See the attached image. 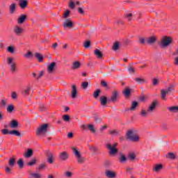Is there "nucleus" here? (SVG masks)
<instances>
[{
  "instance_id": "obj_1",
  "label": "nucleus",
  "mask_w": 178,
  "mask_h": 178,
  "mask_svg": "<svg viewBox=\"0 0 178 178\" xmlns=\"http://www.w3.org/2000/svg\"><path fill=\"white\" fill-rule=\"evenodd\" d=\"M173 40L171 37L169 36H163L161 38L160 41L159 42V45L161 48H168L170 44H172Z\"/></svg>"
},
{
  "instance_id": "obj_2",
  "label": "nucleus",
  "mask_w": 178,
  "mask_h": 178,
  "mask_svg": "<svg viewBox=\"0 0 178 178\" xmlns=\"http://www.w3.org/2000/svg\"><path fill=\"white\" fill-rule=\"evenodd\" d=\"M127 138L130 141H134V143H137V141L140 140V137L137 134H136V131L131 129L127 132Z\"/></svg>"
},
{
  "instance_id": "obj_3",
  "label": "nucleus",
  "mask_w": 178,
  "mask_h": 178,
  "mask_svg": "<svg viewBox=\"0 0 178 178\" xmlns=\"http://www.w3.org/2000/svg\"><path fill=\"white\" fill-rule=\"evenodd\" d=\"M106 147L107 149L109 150L108 152L109 155L115 156L117 154V152H119V149L116 148V147H118V143H114L113 144L107 143L106 145Z\"/></svg>"
},
{
  "instance_id": "obj_4",
  "label": "nucleus",
  "mask_w": 178,
  "mask_h": 178,
  "mask_svg": "<svg viewBox=\"0 0 178 178\" xmlns=\"http://www.w3.org/2000/svg\"><path fill=\"white\" fill-rule=\"evenodd\" d=\"M49 126L48 124L40 125L36 131V136H44V134H47V133H48Z\"/></svg>"
},
{
  "instance_id": "obj_5",
  "label": "nucleus",
  "mask_w": 178,
  "mask_h": 178,
  "mask_svg": "<svg viewBox=\"0 0 178 178\" xmlns=\"http://www.w3.org/2000/svg\"><path fill=\"white\" fill-rule=\"evenodd\" d=\"M72 149L73 154L76 158V161L78 163H83L85 161V159L84 157H83V156H81V154L79 152V150H77V148L72 147Z\"/></svg>"
},
{
  "instance_id": "obj_6",
  "label": "nucleus",
  "mask_w": 178,
  "mask_h": 178,
  "mask_svg": "<svg viewBox=\"0 0 178 178\" xmlns=\"http://www.w3.org/2000/svg\"><path fill=\"white\" fill-rule=\"evenodd\" d=\"M7 63L10 66V72H12L13 73H15V72H16L17 69H16V63H15V61H13V58L9 57L8 58Z\"/></svg>"
},
{
  "instance_id": "obj_7",
  "label": "nucleus",
  "mask_w": 178,
  "mask_h": 178,
  "mask_svg": "<svg viewBox=\"0 0 178 178\" xmlns=\"http://www.w3.org/2000/svg\"><path fill=\"white\" fill-rule=\"evenodd\" d=\"M175 89L173 88V86L172 85L170 86L167 89L162 90H161V98L162 99H165L166 98V94H170L172 91H173Z\"/></svg>"
},
{
  "instance_id": "obj_8",
  "label": "nucleus",
  "mask_w": 178,
  "mask_h": 178,
  "mask_svg": "<svg viewBox=\"0 0 178 178\" xmlns=\"http://www.w3.org/2000/svg\"><path fill=\"white\" fill-rule=\"evenodd\" d=\"M55 69H56V63L53 62L47 66V72L49 74H52L55 72Z\"/></svg>"
},
{
  "instance_id": "obj_9",
  "label": "nucleus",
  "mask_w": 178,
  "mask_h": 178,
  "mask_svg": "<svg viewBox=\"0 0 178 178\" xmlns=\"http://www.w3.org/2000/svg\"><path fill=\"white\" fill-rule=\"evenodd\" d=\"M118 99H119V91L114 90L111 94L109 101H111V102H116Z\"/></svg>"
},
{
  "instance_id": "obj_10",
  "label": "nucleus",
  "mask_w": 178,
  "mask_h": 178,
  "mask_svg": "<svg viewBox=\"0 0 178 178\" xmlns=\"http://www.w3.org/2000/svg\"><path fill=\"white\" fill-rule=\"evenodd\" d=\"M158 105V102L154 100L148 107L147 112L149 113H152L155 109H156V106Z\"/></svg>"
},
{
  "instance_id": "obj_11",
  "label": "nucleus",
  "mask_w": 178,
  "mask_h": 178,
  "mask_svg": "<svg viewBox=\"0 0 178 178\" xmlns=\"http://www.w3.org/2000/svg\"><path fill=\"white\" fill-rule=\"evenodd\" d=\"M64 29H72L73 27V22L70 19H66L63 22Z\"/></svg>"
},
{
  "instance_id": "obj_12",
  "label": "nucleus",
  "mask_w": 178,
  "mask_h": 178,
  "mask_svg": "<svg viewBox=\"0 0 178 178\" xmlns=\"http://www.w3.org/2000/svg\"><path fill=\"white\" fill-rule=\"evenodd\" d=\"M46 155L47 156V162L49 163H54V154H52L49 150H47L46 152Z\"/></svg>"
},
{
  "instance_id": "obj_13",
  "label": "nucleus",
  "mask_w": 178,
  "mask_h": 178,
  "mask_svg": "<svg viewBox=\"0 0 178 178\" xmlns=\"http://www.w3.org/2000/svg\"><path fill=\"white\" fill-rule=\"evenodd\" d=\"M26 20H27V15L24 14L21 15L17 19L18 24H23L24 22H26Z\"/></svg>"
},
{
  "instance_id": "obj_14",
  "label": "nucleus",
  "mask_w": 178,
  "mask_h": 178,
  "mask_svg": "<svg viewBox=\"0 0 178 178\" xmlns=\"http://www.w3.org/2000/svg\"><path fill=\"white\" fill-rule=\"evenodd\" d=\"M13 31L17 35H20L23 33V29L19 26H16L14 27Z\"/></svg>"
},
{
  "instance_id": "obj_15",
  "label": "nucleus",
  "mask_w": 178,
  "mask_h": 178,
  "mask_svg": "<svg viewBox=\"0 0 178 178\" xmlns=\"http://www.w3.org/2000/svg\"><path fill=\"white\" fill-rule=\"evenodd\" d=\"M59 158L61 161H66L69 158V154L66 152H63L60 153Z\"/></svg>"
},
{
  "instance_id": "obj_16",
  "label": "nucleus",
  "mask_w": 178,
  "mask_h": 178,
  "mask_svg": "<svg viewBox=\"0 0 178 178\" xmlns=\"http://www.w3.org/2000/svg\"><path fill=\"white\" fill-rule=\"evenodd\" d=\"M35 58H36L37 60H38V62L41 63L43 62L44 60V56H42V54H41L39 52H36L34 54Z\"/></svg>"
},
{
  "instance_id": "obj_17",
  "label": "nucleus",
  "mask_w": 178,
  "mask_h": 178,
  "mask_svg": "<svg viewBox=\"0 0 178 178\" xmlns=\"http://www.w3.org/2000/svg\"><path fill=\"white\" fill-rule=\"evenodd\" d=\"M106 177L109 178H115L116 177V172L111 170L106 171Z\"/></svg>"
},
{
  "instance_id": "obj_18",
  "label": "nucleus",
  "mask_w": 178,
  "mask_h": 178,
  "mask_svg": "<svg viewBox=\"0 0 178 178\" xmlns=\"http://www.w3.org/2000/svg\"><path fill=\"white\" fill-rule=\"evenodd\" d=\"M156 41V38H155V36H152L147 39L146 42L149 45H152V44H155Z\"/></svg>"
},
{
  "instance_id": "obj_19",
  "label": "nucleus",
  "mask_w": 178,
  "mask_h": 178,
  "mask_svg": "<svg viewBox=\"0 0 178 178\" xmlns=\"http://www.w3.org/2000/svg\"><path fill=\"white\" fill-rule=\"evenodd\" d=\"M81 66V63H80V62L74 61L72 63V69H73V70H76L77 69H80Z\"/></svg>"
},
{
  "instance_id": "obj_20",
  "label": "nucleus",
  "mask_w": 178,
  "mask_h": 178,
  "mask_svg": "<svg viewBox=\"0 0 178 178\" xmlns=\"http://www.w3.org/2000/svg\"><path fill=\"white\" fill-rule=\"evenodd\" d=\"M33 149H28L26 152L24 154V158H31L33 156Z\"/></svg>"
},
{
  "instance_id": "obj_21",
  "label": "nucleus",
  "mask_w": 178,
  "mask_h": 178,
  "mask_svg": "<svg viewBox=\"0 0 178 178\" xmlns=\"http://www.w3.org/2000/svg\"><path fill=\"white\" fill-rule=\"evenodd\" d=\"M77 97V88L76 86H72V98L74 99Z\"/></svg>"
},
{
  "instance_id": "obj_22",
  "label": "nucleus",
  "mask_w": 178,
  "mask_h": 178,
  "mask_svg": "<svg viewBox=\"0 0 178 178\" xmlns=\"http://www.w3.org/2000/svg\"><path fill=\"white\" fill-rule=\"evenodd\" d=\"M100 102H101V105H102V106L106 105L108 104V98H106V97H105V96L101 97Z\"/></svg>"
},
{
  "instance_id": "obj_23",
  "label": "nucleus",
  "mask_w": 178,
  "mask_h": 178,
  "mask_svg": "<svg viewBox=\"0 0 178 178\" xmlns=\"http://www.w3.org/2000/svg\"><path fill=\"white\" fill-rule=\"evenodd\" d=\"M19 126V122L15 120H12L10 123V127L11 129H16Z\"/></svg>"
},
{
  "instance_id": "obj_24",
  "label": "nucleus",
  "mask_w": 178,
  "mask_h": 178,
  "mask_svg": "<svg viewBox=\"0 0 178 178\" xmlns=\"http://www.w3.org/2000/svg\"><path fill=\"white\" fill-rule=\"evenodd\" d=\"M15 165H16V159L13 157L10 158L8 161V165L10 166V168H13Z\"/></svg>"
},
{
  "instance_id": "obj_25",
  "label": "nucleus",
  "mask_w": 178,
  "mask_h": 178,
  "mask_svg": "<svg viewBox=\"0 0 178 178\" xmlns=\"http://www.w3.org/2000/svg\"><path fill=\"white\" fill-rule=\"evenodd\" d=\"M16 12V3H13L10 6V13L13 15Z\"/></svg>"
},
{
  "instance_id": "obj_26",
  "label": "nucleus",
  "mask_w": 178,
  "mask_h": 178,
  "mask_svg": "<svg viewBox=\"0 0 178 178\" xmlns=\"http://www.w3.org/2000/svg\"><path fill=\"white\" fill-rule=\"evenodd\" d=\"M123 93H124L125 98H129V97H130V95L131 94V90L129 88H126L124 90Z\"/></svg>"
},
{
  "instance_id": "obj_27",
  "label": "nucleus",
  "mask_w": 178,
  "mask_h": 178,
  "mask_svg": "<svg viewBox=\"0 0 178 178\" xmlns=\"http://www.w3.org/2000/svg\"><path fill=\"white\" fill-rule=\"evenodd\" d=\"M19 6L22 9H25L27 8V1L26 0H21L19 2Z\"/></svg>"
},
{
  "instance_id": "obj_28",
  "label": "nucleus",
  "mask_w": 178,
  "mask_h": 178,
  "mask_svg": "<svg viewBox=\"0 0 178 178\" xmlns=\"http://www.w3.org/2000/svg\"><path fill=\"white\" fill-rule=\"evenodd\" d=\"M0 106H1V108H5V106H6V104H8V99L6 98H3V99H1L0 100Z\"/></svg>"
},
{
  "instance_id": "obj_29",
  "label": "nucleus",
  "mask_w": 178,
  "mask_h": 178,
  "mask_svg": "<svg viewBox=\"0 0 178 178\" xmlns=\"http://www.w3.org/2000/svg\"><path fill=\"white\" fill-rule=\"evenodd\" d=\"M95 55L97 56V58H101L103 56L102 52L99 51V49H96L94 51Z\"/></svg>"
},
{
  "instance_id": "obj_30",
  "label": "nucleus",
  "mask_w": 178,
  "mask_h": 178,
  "mask_svg": "<svg viewBox=\"0 0 178 178\" xmlns=\"http://www.w3.org/2000/svg\"><path fill=\"white\" fill-rule=\"evenodd\" d=\"M31 177L32 178H42V175L37 172H31L30 174Z\"/></svg>"
},
{
  "instance_id": "obj_31",
  "label": "nucleus",
  "mask_w": 178,
  "mask_h": 178,
  "mask_svg": "<svg viewBox=\"0 0 178 178\" xmlns=\"http://www.w3.org/2000/svg\"><path fill=\"white\" fill-rule=\"evenodd\" d=\"M9 134H11V136H16L17 137H20L21 136L20 132L17 130L10 131Z\"/></svg>"
},
{
  "instance_id": "obj_32",
  "label": "nucleus",
  "mask_w": 178,
  "mask_h": 178,
  "mask_svg": "<svg viewBox=\"0 0 178 178\" xmlns=\"http://www.w3.org/2000/svg\"><path fill=\"white\" fill-rule=\"evenodd\" d=\"M120 162L121 163H123L124 162H126V161H127V157H126V156H124V154L120 153Z\"/></svg>"
},
{
  "instance_id": "obj_33",
  "label": "nucleus",
  "mask_w": 178,
  "mask_h": 178,
  "mask_svg": "<svg viewBox=\"0 0 178 178\" xmlns=\"http://www.w3.org/2000/svg\"><path fill=\"white\" fill-rule=\"evenodd\" d=\"M138 106V102H133L131 103V108H130V111H135L136 110V108H137V106Z\"/></svg>"
},
{
  "instance_id": "obj_34",
  "label": "nucleus",
  "mask_w": 178,
  "mask_h": 178,
  "mask_svg": "<svg viewBox=\"0 0 178 178\" xmlns=\"http://www.w3.org/2000/svg\"><path fill=\"white\" fill-rule=\"evenodd\" d=\"M88 128L91 131V133H97V129H95V127L92 124H88Z\"/></svg>"
},
{
  "instance_id": "obj_35",
  "label": "nucleus",
  "mask_w": 178,
  "mask_h": 178,
  "mask_svg": "<svg viewBox=\"0 0 178 178\" xmlns=\"http://www.w3.org/2000/svg\"><path fill=\"white\" fill-rule=\"evenodd\" d=\"M125 19H127L128 22H131V20H133V13H127L125 15Z\"/></svg>"
},
{
  "instance_id": "obj_36",
  "label": "nucleus",
  "mask_w": 178,
  "mask_h": 178,
  "mask_svg": "<svg viewBox=\"0 0 178 178\" xmlns=\"http://www.w3.org/2000/svg\"><path fill=\"white\" fill-rule=\"evenodd\" d=\"M134 80L138 84H143V83H145V80L144 79L135 78Z\"/></svg>"
},
{
  "instance_id": "obj_37",
  "label": "nucleus",
  "mask_w": 178,
  "mask_h": 178,
  "mask_svg": "<svg viewBox=\"0 0 178 178\" xmlns=\"http://www.w3.org/2000/svg\"><path fill=\"white\" fill-rule=\"evenodd\" d=\"M166 158H168V159H175L176 155H175L173 153L170 152L168 154L165 155Z\"/></svg>"
},
{
  "instance_id": "obj_38",
  "label": "nucleus",
  "mask_w": 178,
  "mask_h": 178,
  "mask_svg": "<svg viewBox=\"0 0 178 178\" xmlns=\"http://www.w3.org/2000/svg\"><path fill=\"white\" fill-rule=\"evenodd\" d=\"M15 106H13V104H9L7 107V112H8V113H10L13 112Z\"/></svg>"
},
{
  "instance_id": "obj_39",
  "label": "nucleus",
  "mask_w": 178,
  "mask_h": 178,
  "mask_svg": "<svg viewBox=\"0 0 178 178\" xmlns=\"http://www.w3.org/2000/svg\"><path fill=\"white\" fill-rule=\"evenodd\" d=\"M170 112L176 113L178 112V106H171L168 108Z\"/></svg>"
},
{
  "instance_id": "obj_40",
  "label": "nucleus",
  "mask_w": 178,
  "mask_h": 178,
  "mask_svg": "<svg viewBox=\"0 0 178 178\" xmlns=\"http://www.w3.org/2000/svg\"><path fill=\"white\" fill-rule=\"evenodd\" d=\"M35 163H37V159H33L31 161L27 163V165L28 166H34V165H35Z\"/></svg>"
},
{
  "instance_id": "obj_41",
  "label": "nucleus",
  "mask_w": 178,
  "mask_h": 178,
  "mask_svg": "<svg viewBox=\"0 0 178 178\" xmlns=\"http://www.w3.org/2000/svg\"><path fill=\"white\" fill-rule=\"evenodd\" d=\"M94 119H95V122L96 123H101V122H102V118H99V116L95 115H94Z\"/></svg>"
},
{
  "instance_id": "obj_42",
  "label": "nucleus",
  "mask_w": 178,
  "mask_h": 178,
  "mask_svg": "<svg viewBox=\"0 0 178 178\" xmlns=\"http://www.w3.org/2000/svg\"><path fill=\"white\" fill-rule=\"evenodd\" d=\"M99 94H101V90L97 89L93 92L94 98H98L99 97Z\"/></svg>"
},
{
  "instance_id": "obj_43",
  "label": "nucleus",
  "mask_w": 178,
  "mask_h": 178,
  "mask_svg": "<svg viewBox=\"0 0 178 178\" xmlns=\"http://www.w3.org/2000/svg\"><path fill=\"white\" fill-rule=\"evenodd\" d=\"M25 58H31L33 56V54L31 51H29L26 54L24 55Z\"/></svg>"
},
{
  "instance_id": "obj_44",
  "label": "nucleus",
  "mask_w": 178,
  "mask_h": 178,
  "mask_svg": "<svg viewBox=\"0 0 178 178\" xmlns=\"http://www.w3.org/2000/svg\"><path fill=\"white\" fill-rule=\"evenodd\" d=\"M148 113H149V112L143 109L140 112V115L141 116H143V118H147V115H148Z\"/></svg>"
},
{
  "instance_id": "obj_45",
  "label": "nucleus",
  "mask_w": 178,
  "mask_h": 178,
  "mask_svg": "<svg viewBox=\"0 0 178 178\" xmlns=\"http://www.w3.org/2000/svg\"><path fill=\"white\" fill-rule=\"evenodd\" d=\"M162 168H163L162 165L159 164L154 167V170H155V172H159V170H161V169H162Z\"/></svg>"
},
{
  "instance_id": "obj_46",
  "label": "nucleus",
  "mask_w": 178,
  "mask_h": 178,
  "mask_svg": "<svg viewBox=\"0 0 178 178\" xmlns=\"http://www.w3.org/2000/svg\"><path fill=\"white\" fill-rule=\"evenodd\" d=\"M113 51H118V49H119V42H116L113 44Z\"/></svg>"
},
{
  "instance_id": "obj_47",
  "label": "nucleus",
  "mask_w": 178,
  "mask_h": 178,
  "mask_svg": "<svg viewBox=\"0 0 178 178\" xmlns=\"http://www.w3.org/2000/svg\"><path fill=\"white\" fill-rule=\"evenodd\" d=\"M90 45H91V42L90 40H86L83 43L84 48H90Z\"/></svg>"
},
{
  "instance_id": "obj_48",
  "label": "nucleus",
  "mask_w": 178,
  "mask_h": 178,
  "mask_svg": "<svg viewBox=\"0 0 178 178\" xmlns=\"http://www.w3.org/2000/svg\"><path fill=\"white\" fill-rule=\"evenodd\" d=\"M63 119L64 122H70V116L69 115H64Z\"/></svg>"
},
{
  "instance_id": "obj_49",
  "label": "nucleus",
  "mask_w": 178,
  "mask_h": 178,
  "mask_svg": "<svg viewBox=\"0 0 178 178\" xmlns=\"http://www.w3.org/2000/svg\"><path fill=\"white\" fill-rule=\"evenodd\" d=\"M31 88L30 87V86H28L27 87H26V89H25L24 90V94L25 95H29V94H30V89H31Z\"/></svg>"
},
{
  "instance_id": "obj_50",
  "label": "nucleus",
  "mask_w": 178,
  "mask_h": 178,
  "mask_svg": "<svg viewBox=\"0 0 178 178\" xmlns=\"http://www.w3.org/2000/svg\"><path fill=\"white\" fill-rule=\"evenodd\" d=\"M129 161H134V159H136V154L134 153H130L129 154Z\"/></svg>"
},
{
  "instance_id": "obj_51",
  "label": "nucleus",
  "mask_w": 178,
  "mask_h": 178,
  "mask_svg": "<svg viewBox=\"0 0 178 178\" xmlns=\"http://www.w3.org/2000/svg\"><path fill=\"white\" fill-rule=\"evenodd\" d=\"M17 163L19 165V168H23V166L24 165V163L23 162V159H19Z\"/></svg>"
},
{
  "instance_id": "obj_52",
  "label": "nucleus",
  "mask_w": 178,
  "mask_h": 178,
  "mask_svg": "<svg viewBox=\"0 0 178 178\" xmlns=\"http://www.w3.org/2000/svg\"><path fill=\"white\" fill-rule=\"evenodd\" d=\"M88 147L90 151H93L94 152H97V151H98V149H97L95 146L88 145Z\"/></svg>"
},
{
  "instance_id": "obj_53",
  "label": "nucleus",
  "mask_w": 178,
  "mask_h": 178,
  "mask_svg": "<svg viewBox=\"0 0 178 178\" xmlns=\"http://www.w3.org/2000/svg\"><path fill=\"white\" fill-rule=\"evenodd\" d=\"M81 87L84 90H86V88H87V87H88V82H82Z\"/></svg>"
},
{
  "instance_id": "obj_54",
  "label": "nucleus",
  "mask_w": 178,
  "mask_h": 178,
  "mask_svg": "<svg viewBox=\"0 0 178 178\" xmlns=\"http://www.w3.org/2000/svg\"><path fill=\"white\" fill-rule=\"evenodd\" d=\"M128 72H129L130 73H135L136 69H134V67H133L132 66H130L128 67Z\"/></svg>"
},
{
  "instance_id": "obj_55",
  "label": "nucleus",
  "mask_w": 178,
  "mask_h": 178,
  "mask_svg": "<svg viewBox=\"0 0 178 178\" xmlns=\"http://www.w3.org/2000/svg\"><path fill=\"white\" fill-rule=\"evenodd\" d=\"M1 133L5 136L6 134H9V133H10V131L8 130L7 129H4L1 130Z\"/></svg>"
},
{
  "instance_id": "obj_56",
  "label": "nucleus",
  "mask_w": 178,
  "mask_h": 178,
  "mask_svg": "<svg viewBox=\"0 0 178 178\" xmlns=\"http://www.w3.org/2000/svg\"><path fill=\"white\" fill-rule=\"evenodd\" d=\"M7 51L8 52H10V54H13V52H15V49L13 48V47L10 46L8 47Z\"/></svg>"
},
{
  "instance_id": "obj_57",
  "label": "nucleus",
  "mask_w": 178,
  "mask_h": 178,
  "mask_svg": "<svg viewBox=\"0 0 178 178\" xmlns=\"http://www.w3.org/2000/svg\"><path fill=\"white\" fill-rule=\"evenodd\" d=\"M11 98L13 99H16L17 98V94L16 93V92H13L11 93Z\"/></svg>"
},
{
  "instance_id": "obj_58",
  "label": "nucleus",
  "mask_w": 178,
  "mask_h": 178,
  "mask_svg": "<svg viewBox=\"0 0 178 178\" xmlns=\"http://www.w3.org/2000/svg\"><path fill=\"white\" fill-rule=\"evenodd\" d=\"M69 15H70V11L69 10H67L66 12L64 13V15H63V19H66V17L67 16H69Z\"/></svg>"
},
{
  "instance_id": "obj_59",
  "label": "nucleus",
  "mask_w": 178,
  "mask_h": 178,
  "mask_svg": "<svg viewBox=\"0 0 178 178\" xmlns=\"http://www.w3.org/2000/svg\"><path fill=\"white\" fill-rule=\"evenodd\" d=\"M42 76H44V71H40L39 72L38 76L36 77V79L38 80V79H41V77H42Z\"/></svg>"
},
{
  "instance_id": "obj_60",
  "label": "nucleus",
  "mask_w": 178,
  "mask_h": 178,
  "mask_svg": "<svg viewBox=\"0 0 178 178\" xmlns=\"http://www.w3.org/2000/svg\"><path fill=\"white\" fill-rule=\"evenodd\" d=\"M101 84L103 87H108V83L105 81H102Z\"/></svg>"
},
{
  "instance_id": "obj_61",
  "label": "nucleus",
  "mask_w": 178,
  "mask_h": 178,
  "mask_svg": "<svg viewBox=\"0 0 178 178\" xmlns=\"http://www.w3.org/2000/svg\"><path fill=\"white\" fill-rule=\"evenodd\" d=\"M109 133L111 136H115V134H118V132L115 130L110 131Z\"/></svg>"
},
{
  "instance_id": "obj_62",
  "label": "nucleus",
  "mask_w": 178,
  "mask_h": 178,
  "mask_svg": "<svg viewBox=\"0 0 178 178\" xmlns=\"http://www.w3.org/2000/svg\"><path fill=\"white\" fill-rule=\"evenodd\" d=\"M44 168H45V164H40L38 169L39 170H42V169H44Z\"/></svg>"
},
{
  "instance_id": "obj_63",
  "label": "nucleus",
  "mask_w": 178,
  "mask_h": 178,
  "mask_svg": "<svg viewBox=\"0 0 178 178\" xmlns=\"http://www.w3.org/2000/svg\"><path fill=\"white\" fill-rule=\"evenodd\" d=\"M115 23H116V24H124L123 20H121V19H118V20L115 21Z\"/></svg>"
},
{
  "instance_id": "obj_64",
  "label": "nucleus",
  "mask_w": 178,
  "mask_h": 178,
  "mask_svg": "<svg viewBox=\"0 0 178 178\" xmlns=\"http://www.w3.org/2000/svg\"><path fill=\"white\" fill-rule=\"evenodd\" d=\"M174 63H175V66H178V56L175 58Z\"/></svg>"
}]
</instances>
